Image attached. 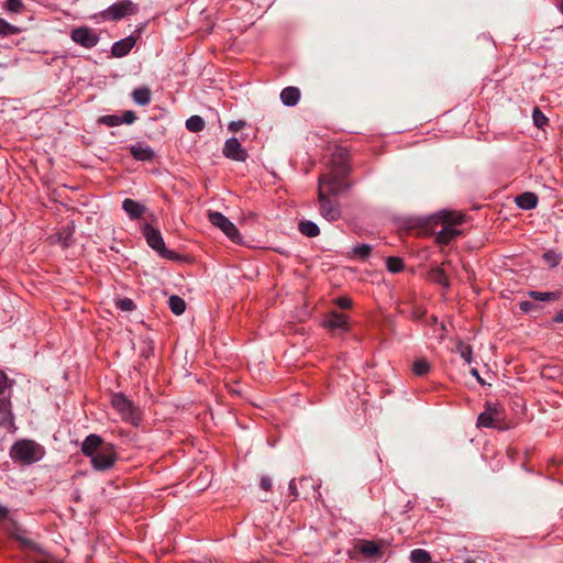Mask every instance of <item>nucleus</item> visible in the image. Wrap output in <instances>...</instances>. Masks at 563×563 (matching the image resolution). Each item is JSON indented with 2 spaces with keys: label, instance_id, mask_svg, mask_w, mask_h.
Here are the masks:
<instances>
[{
  "label": "nucleus",
  "instance_id": "obj_43",
  "mask_svg": "<svg viewBox=\"0 0 563 563\" xmlns=\"http://www.w3.org/2000/svg\"><path fill=\"white\" fill-rule=\"evenodd\" d=\"M8 378L3 372L0 371V395L8 387Z\"/></svg>",
  "mask_w": 563,
  "mask_h": 563
},
{
  "label": "nucleus",
  "instance_id": "obj_38",
  "mask_svg": "<svg viewBox=\"0 0 563 563\" xmlns=\"http://www.w3.org/2000/svg\"><path fill=\"white\" fill-rule=\"evenodd\" d=\"M101 122L109 126H115L121 123V119L117 115H106L100 119Z\"/></svg>",
  "mask_w": 563,
  "mask_h": 563
},
{
  "label": "nucleus",
  "instance_id": "obj_20",
  "mask_svg": "<svg viewBox=\"0 0 563 563\" xmlns=\"http://www.w3.org/2000/svg\"><path fill=\"white\" fill-rule=\"evenodd\" d=\"M460 231L455 228H445L437 233L435 242L439 244H449L453 239L460 235Z\"/></svg>",
  "mask_w": 563,
  "mask_h": 563
},
{
  "label": "nucleus",
  "instance_id": "obj_16",
  "mask_svg": "<svg viewBox=\"0 0 563 563\" xmlns=\"http://www.w3.org/2000/svg\"><path fill=\"white\" fill-rule=\"evenodd\" d=\"M516 203L525 210L534 209L538 205V196L533 192H525L516 198Z\"/></svg>",
  "mask_w": 563,
  "mask_h": 563
},
{
  "label": "nucleus",
  "instance_id": "obj_46",
  "mask_svg": "<svg viewBox=\"0 0 563 563\" xmlns=\"http://www.w3.org/2000/svg\"><path fill=\"white\" fill-rule=\"evenodd\" d=\"M531 307H532V303H531V302H529V301H522V302L520 303V309H521L522 311H525V312L529 311Z\"/></svg>",
  "mask_w": 563,
  "mask_h": 563
},
{
  "label": "nucleus",
  "instance_id": "obj_2",
  "mask_svg": "<svg viewBox=\"0 0 563 563\" xmlns=\"http://www.w3.org/2000/svg\"><path fill=\"white\" fill-rule=\"evenodd\" d=\"M81 451L91 459L92 466L98 471L112 467L117 460L114 446L110 443H104L102 439L96 434L86 438Z\"/></svg>",
  "mask_w": 563,
  "mask_h": 563
},
{
  "label": "nucleus",
  "instance_id": "obj_1",
  "mask_svg": "<svg viewBox=\"0 0 563 563\" xmlns=\"http://www.w3.org/2000/svg\"><path fill=\"white\" fill-rule=\"evenodd\" d=\"M346 156L347 154L344 150H338L333 154L330 173L319 178V188L323 186L329 197L336 196L349 187L347 183L342 179L350 172L346 165Z\"/></svg>",
  "mask_w": 563,
  "mask_h": 563
},
{
  "label": "nucleus",
  "instance_id": "obj_47",
  "mask_svg": "<svg viewBox=\"0 0 563 563\" xmlns=\"http://www.w3.org/2000/svg\"><path fill=\"white\" fill-rule=\"evenodd\" d=\"M553 320L555 322H563V309L555 314Z\"/></svg>",
  "mask_w": 563,
  "mask_h": 563
},
{
  "label": "nucleus",
  "instance_id": "obj_34",
  "mask_svg": "<svg viewBox=\"0 0 563 563\" xmlns=\"http://www.w3.org/2000/svg\"><path fill=\"white\" fill-rule=\"evenodd\" d=\"M457 351L461 356L470 364L472 361V349L470 345L464 344L463 342H459Z\"/></svg>",
  "mask_w": 563,
  "mask_h": 563
},
{
  "label": "nucleus",
  "instance_id": "obj_25",
  "mask_svg": "<svg viewBox=\"0 0 563 563\" xmlns=\"http://www.w3.org/2000/svg\"><path fill=\"white\" fill-rule=\"evenodd\" d=\"M168 305L170 310L177 316H180L186 309L185 300L179 296H170Z\"/></svg>",
  "mask_w": 563,
  "mask_h": 563
},
{
  "label": "nucleus",
  "instance_id": "obj_8",
  "mask_svg": "<svg viewBox=\"0 0 563 563\" xmlns=\"http://www.w3.org/2000/svg\"><path fill=\"white\" fill-rule=\"evenodd\" d=\"M112 406L118 410L124 420L135 423L139 419L133 404L123 395L117 394L112 397Z\"/></svg>",
  "mask_w": 563,
  "mask_h": 563
},
{
  "label": "nucleus",
  "instance_id": "obj_24",
  "mask_svg": "<svg viewBox=\"0 0 563 563\" xmlns=\"http://www.w3.org/2000/svg\"><path fill=\"white\" fill-rule=\"evenodd\" d=\"M299 231L308 238H314L320 233L319 227L312 221H301L299 223Z\"/></svg>",
  "mask_w": 563,
  "mask_h": 563
},
{
  "label": "nucleus",
  "instance_id": "obj_27",
  "mask_svg": "<svg viewBox=\"0 0 563 563\" xmlns=\"http://www.w3.org/2000/svg\"><path fill=\"white\" fill-rule=\"evenodd\" d=\"M430 276H431V279L433 282H435L437 284L442 285L444 287H449L450 286L449 279H448V277L445 275V272H444L443 267H435L430 273Z\"/></svg>",
  "mask_w": 563,
  "mask_h": 563
},
{
  "label": "nucleus",
  "instance_id": "obj_19",
  "mask_svg": "<svg viewBox=\"0 0 563 563\" xmlns=\"http://www.w3.org/2000/svg\"><path fill=\"white\" fill-rule=\"evenodd\" d=\"M300 98V91L295 87H287L280 93V99L286 106H295Z\"/></svg>",
  "mask_w": 563,
  "mask_h": 563
},
{
  "label": "nucleus",
  "instance_id": "obj_30",
  "mask_svg": "<svg viewBox=\"0 0 563 563\" xmlns=\"http://www.w3.org/2000/svg\"><path fill=\"white\" fill-rule=\"evenodd\" d=\"M386 264L388 271L391 273H399L404 268V262L399 257H388Z\"/></svg>",
  "mask_w": 563,
  "mask_h": 563
},
{
  "label": "nucleus",
  "instance_id": "obj_11",
  "mask_svg": "<svg viewBox=\"0 0 563 563\" xmlns=\"http://www.w3.org/2000/svg\"><path fill=\"white\" fill-rule=\"evenodd\" d=\"M71 38L85 47H92L98 42V36L90 29L84 26L75 29L71 32Z\"/></svg>",
  "mask_w": 563,
  "mask_h": 563
},
{
  "label": "nucleus",
  "instance_id": "obj_42",
  "mask_svg": "<svg viewBox=\"0 0 563 563\" xmlns=\"http://www.w3.org/2000/svg\"><path fill=\"white\" fill-rule=\"evenodd\" d=\"M121 119V123H132L135 120V114L132 111H126Z\"/></svg>",
  "mask_w": 563,
  "mask_h": 563
},
{
  "label": "nucleus",
  "instance_id": "obj_17",
  "mask_svg": "<svg viewBox=\"0 0 563 563\" xmlns=\"http://www.w3.org/2000/svg\"><path fill=\"white\" fill-rule=\"evenodd\" d=\"M123 209L133 219H139L145 211L144 206L132 199L123 201Z\"/></svg>",
  "mask_w": 563,
  "mask_h": 563
},
{
  "label": "nucleus",
  "instance_id": "obj_15",
  "mask_svg": "<svg viewBox=\"0 0 563 563\" xmlns=\"http://www.w3.org/2000/svg\"><path fill=\"white\" fill-rule=\"evenodd\" d=\"M357 550L366 558H380L382 551L378 544L373 541H360Z\"/></svg>",
  "mask_w": 563,
  "mask_h": 563
},
{
  "label": "nucleus",
  "instance_id": "obj_23",
  "mask_svg": "<svg viewBox=\"0 0 563 563\" xmlns=\"http://www.w3.org/2000/svg\"><path fill=\"white\" fill-rule=\"evenodd\" d=\"M132 97L140 106H145L151 101V90L147 87H141L133 91Z\"/></svg>",
  "mask_w": 563,
  "mask_h": 563
},
{
  "label": "nucleus",
  "instance_id": "obj_28",
  "mask_svg": "<svg viewBox=\"0 0 563 563\" xmlns=\"http://www.w3.org/2000/svg\"><path fill=\"white\" fill-rule=\"evenodd\" d=\"M410 560L412 563H431L430 554L422 549L413 550L410 553Z\"/></svg>",
  "mask_w": 563,
  "mask_h": 563
},
{
  "label": "nucleus",
  "instance_id": "obj_7",
  "mask_svg": "<svg viewBox=\"0 0 563 563\" xmlns=\"http://www.w3.org/2000/svg\"><path fill=\"white\" fill-rule=\"evenodd\" d=\"M464 221V216L456 211H439L438 213L430 217L428 223L430 227L442 224L445 228H454Z\"/></svg>",
  "mask_w": 563,
  "mask_h": 563
},
{
  "label": "nucleus",
  "instance_id": "obj_9",
  "mask_svg": "<svg viewBox=\"0 0 563 563\" xmlns=\"http://www.w3.org/2000/svg\"><path fill=\"white\" fill-rule=\"evenodd\" d=\"M503 418V408L497 404H486V409L477 418V426L495 427Z\"/></svg>",
  "mask_w": 563,
  "mask_h": 563
},
{
  "label": "nucleus",
  "instance_id": "obj_3",
  "mask_svg": "<svg viewBox=\"0 0 563 563\" xmlns=\"http://www.w3.org/2000/svg\"><path fill=\"white\" fill-rule=\"evenodd\" d=\"M43 456V449L31 440L16 442L11 450V457L22 464H32Z\"/></svg>",
  "mask_w": 563,
  "mask_h": 563
},
{
  "label": "nucleus",
  "instance_id": "obj_36",
  "mask_svg": "<svg viewBox=\"0 0 563 563\" xmlns=\"http://www.w3.org/2000/svg\"><path fill=\"white\" fill-rule=\"evenodd\" d=\"M5 8L10 12L19 13L23 9V2L21 0H8Z\"/></svg>",
  "mask_w": 563,
  "mask_h": 563
},
{
  "label": "nucleus",
  "instance_id": "obj_48",
  "mask_svg": "<svg viewBox=\"0 0 563 563\" xmlns=\"http://www.w3.org/2000/svg\"><path fill=\"white\" fill-rule=\"evenodd\" d=\"M471 373H472V375H473L474 377H476V379H477L481 384H484V382L482 380V378H481V376H479V374H478V371H477L476 368H473V369L471 371Z\"/></svg>",
  "mask_w": 563,
  "mask_h": 563
},
{
  "label": "nucleus",
  "instance_id": "obj_37",
  "mask_svg": "<svg viewBox=\"0 0 563 563\" xmlns=\"http://www.w3.org/2000/svg\"><path fill=\"white\" fill-rule=\"evenodd\" d=\"M117 306L123 311H132L135 308L134 302L129 298L119 299Z\"/></svg>",
  "mask_w": 563,
  "mask_h": 563
},
{
  "label": "nucleus",
  "instance_id": "obj_50",
  "mask_svg": "<svg viewBox=\"0 0 563 563\" xmlns=\"http://www.w3.org/2000/svg\"><path fill=\"white\" fill-rule=\"evenodd\" d=\"M560 10L563 13V0L560 1Z\"/></svg>",
  "mask_w": 563,
  "mask_h": 563
},
{
  "label": "nucleus",
  "instance_id": "obj_4",
  "mask_svg": "<svg viewBox=\"0 0 563 563\" xmlns=\"http://www.w3.org/2000/svg\"><path fill=\"white\" fill-rule=\"evenodd\" d=\"M208 218L210 222L221 230L232 242L240 243L242 236L233 222L218 211H209Z\"/></svg>",
  "mask_w": 563,
  "mask_h": 563
},
{
  "label": "nucleus",
  "instance_id": "obj_40",
  "mask_svg": "<svg viewBox=\"0 0 563 563\" xmlns=\"http://www.w3.org/2000/svg\"><path fill=\"white\" fill-rule=\"evenodd\" d=\"M245 125H246V123L244 121H241V120L232 121L229 124V130L235 133V132L240 131L241 129H243Z\"/></svg>",
  "mask_w": 563,
  "mask_h": 563
},
{
  "label": "nucleus",
  "instance_id": "obj_14",
  "mask_svg": "<svg viewBox=\"0 0 563 563\" xmlns=\"http://www.w3.org/2000/svg\"><path fill=\"white\" fill-rule=\"evenodd\" d=\"M134 44H135L134 37H132V36L125 37V38L113 44L112 54L115 57H122V56L126 55L132 49Z\"/></svg>",
  "mask_w": 563,
  "mask_h": 563
},
{
  "label": "nucleus",
  "instance_id": "obj_13",
  "mask_svg": "<svg viewBox=\"0 0 563 563\" xmlns=\"http://www.w3.org/2000/svg\"><path fill=\"white\" fill-rule=\"evenodd\" d=\"M322 325L331 331L336 329L346 331L349 329L347 317L338 312H331L322 322Z\"/></svg>",
  "mask_w": 563,
  "mask_h": 563
},
{
  "label": "nucleus",
  "instance_id": "obj_6",
  "mask_svg": "<svg viewBox=\"0 0 563 563\" xmlns=\"http://www.w3.org/2000/svg\"><path fill=\"white\" fill-rule=\"evenodd\" d=\"M318 199L320 202V213L329 221H336L341 217L339 203L332 201L324 191V187L318 188Z\"/></svg>",
  "mask_w": 563,
  "mask_h": 563
},
{
  "label": "nucleus",
  "instance_id": "obj_44",
  "mask_svg": "<svg viewBox=\"0 0 563 563\" xmlns=\"http://www.w3.org/2000/svg\"><path fill=\"white\" fill-rule=\"evenodd\" d=\"M271 486H272V482H271V479H269V478H266V477L262 478V481H261V487H262L263 489L268 490V489H271Z\"/></svg>",
  "mask_w": 563,
  "mask_h": 563
},
{
  "label": "nucleus",
  "instance_id": "obj_10",
  "mask_svg": "<svg viewBox=\"0 0 563 563\" xmlns=\"http://www.w3.org/2000/svg\"><path fill=\"white\" fill-rule=\"evenodd\" d=\"M223 155L238 162H244L247 157L246 151L235 137L227 140L223 146Z\"/></svg>",
  "mask_w": 563,
  "mask_h": 563
},
{
  "label": "nucleus",
  "instance_id": "obj_5",
  "mask_svg": "<svg viewBox=\"0 0 563 563\" xmlns=\"http://www.w3.org/2000/svg\"><path fill=\"white\" fill-rule=\"evenodd\" d=\"M147 244L155 251H157L163 257L168 260H176L177 254L165 247L164 240L159 231L155 230L150 224H146L143 229Z\"/></svg>",
  "mask_w": 563,
  "mask_h": 563
},
{
  "label": "nucleus",
  "instance_id": "obj_45",
  "mask_svg": "<svg viewBox=\"0 0 563 563\" xmlns=\"http://www.w3.org/2000/svg\"><path fill=\"white\" fill-rule=\"evenodd\" d=\"M8 516H9V509L5 506H3L2 504H0V520L8 518Z\"/></svg>",
  "mask_w": 563,
  "mask_h": 563
},
{
  "label": "nucleus",
  "instance_id": "obj_18",
  "mask_svg": "<svg viewBox=\"0 0 563 563\" xmlns=\"http://www.w3.org/2000/svg\"><path fill=\"white\" fill-rule=\"evenodd\" d=\"M0 424L7 429H11L13 427L10 402L7 400H0Z\"/></svg>",
  "mask_w": 563,
  "mask_h": 563
},
{
  "label": "nucleus",
  "instance_id": "obj_51",
  "mask_svg": "<svg viewBox=\"0 0 563 563\" xmlns=\"http://www.w3.org/2000/svg\"><path fill=\"white\" fill-rule=\"evenodd\" d=\"M441 329H442V331L446 330L444 324H442Z\"/></svg>",
  "mask_w": 563,
  "mask_h": 563
},
{
  "label": "nucleus",
  "instance_id": "obj_35",
  "mask_svg": "<svg viewBox=\"0 0 563 563\" xmlns=\"http://www.w3.org/2000/svg\"><path fill=\"white\" fill-rule=\"evenodd\" d=\"M372 252V247L368 244H363L353 249L355 256L360 258H366Z\"/></svg>",
  "mask_w": 563,
  "mask_h": 563
},
{
  "label": "nucleus",
  "instance_id": "obj_49",
  "mask_svg": "<svg viewBox=\"0 0 563 563\" xmlns=\"http://www.w3.org/2000/svg\"><path fill=\"white\" fill-rule=\"evenodd\" d=\"M289 488L292 492V494L296 495V489H295L292 482L290 483Z\"/></svg>",
  "mask_w": 563,
  "mask_h": 563
},
{
  "label": "nucleus",
  "instance_id": "obj_21",
  "mask_svg": "<svg viewBox=\"0 0 563 563\" xmlns=\"http://www.w3.org/2000/svg\"><path fill=\"white\" fill-rule=\"evenodd\" d=\"M130 152L133 157L139 161H151L154 156V153L150 147H144L141 145L132 146Z\"/></svg>",
  "mask_w": 563,
  "mask_h": 563
},
{
  "label": "nucleus",
  "instance_id": "obj_31",
  "mask_svg": "<svg viewBox=\"0 0 563 563\" xmlns=\"http://www.w3.org/2000/svg\"><path fill=\"white\" fill-rule=\"evenodd\" d=\"M530 297L537 300H556L560 298L559 292H540V291H531Z\"/></svg>",
  "mask_w": 563,
  "mask_h": 563
},
{
  "label": "nucleus",
  "instance_id": "obj_39",
  "mask_svg": "<svg viewBox=\"0 0 563 563\" xmlns=\"http://www.w3.org/2000/svg\"><path fill=\"white\" fill-rule=\"evenodd\" d=\"M335 303L342 309H347L352 306V300L347 297H339L335 299Z\"/></svg>",
  "mask_w": 563,
  "mask_h": 563
},
{
  "label": "nucleus",
  "instance_id": "obj_29",
  "mask_svg": "<svg viewBox=\"0 0 563 563\" xmlns=\"http://www.w3.org/2000/svg\"><path fill=\"white\" fill-rule=\"evenodd\" d=\"M412 369L416 375L423 376L429 372L430 365L427 360L419 358L413 362Z\"/></svg>",
  "mask_w": 563,
  "mask_h": 563
},
{
  "label": "nucleus",
  "instance_id": "obj_12",
  "mask_svg": "<svg viewBox=\"0 0 563 563\" xmlns=\"http://www.w3.org/2000/svg\"><path fill=\"white\" fill-rule=\"evenodd\" d=\"M134 11L135 10L133 3L129 0H125L111 5L108 9L107 14L113 20H119L125 15L134 13Z\"/></svg>",
  "mask_w": 563,
  "mask_h": 563
},
{
  "label": "nucleus",
  "instance_id": "obj_41",
  "mask_svg": "<svg viewBox=\"0 0 563 563\" xmlns=\"http://www.w3.org/2000/svg\"><path fill=\"white\" fill-rule=\"evenodd\" d=\"M544 258L547 260L548 263L551 264V266H556L558 263H559V257L555 253L553 252H549V253H545L544 254Z\"/></svg>",
  "mask_w": 563,
  "mask_h": 563
},
{
  "label": "nucleus",
  "instance_id": "obj_32",
  "mask_svg": "<svg viewBox=\"0 0 563 563\" xmlns=\"http://www.w3.org/2000/svg\"><path fill=\"white\" fill-rule=\"evenodd\" d=\"M20 29L0 19V35L18 34Z\"/></svg>",
  "mask_w": 563,
  "mask_h": 563
},
{
  "label": "nucleus",
  "instance_id": "obj_33",
  "mask_svg": "<svg viewBox=\"0 0 563 563\" xmlns=\"http://www.w3.org/2000/svg\"><path fill=\"white\" fill-rule=\"evenodd\" d=\"M532 119L534 125L539 129H542L548 123V118L538 108L533 110Z\"/></svg>",
  "mask_w": 563,
  "mask_h": 563
},
{
  "label": "nucleus",
  "instance_id": "obj_26",
  "mask_svg": "<svg viewBox=\"0 0 563 563\" xmlns=\"http://www.w3.org/2000/svg\"><path fill=\"white\" fill-rule=\"evenodd\" d=\"M186 128L190 131V132H200L203 130L205 128V121L199 115H192L190 117L187 121H186Z\"/></svg>",
  "mask_w": 563,
  "mask_h": 563
},
{
  "label": "nucleus",
  "instance_id": "obj_22",
  "mask_svg": "<svg viewBox=\"0 0 563 563\" xmlns=\"http://www.w3.org/2000/svg\"><path fill=\"white\" fill-rule=\"evenodd\" d=\"M12 537L14 539H16L21 543V547L23 549H31V550H34V551H38L40 550V548L32 540H30L26 537V532L25 531L16 529V530H14L12 532Z\"/></svg>",
  "mask_w": 563,
  "mask_h": 563
}]
</instances>
